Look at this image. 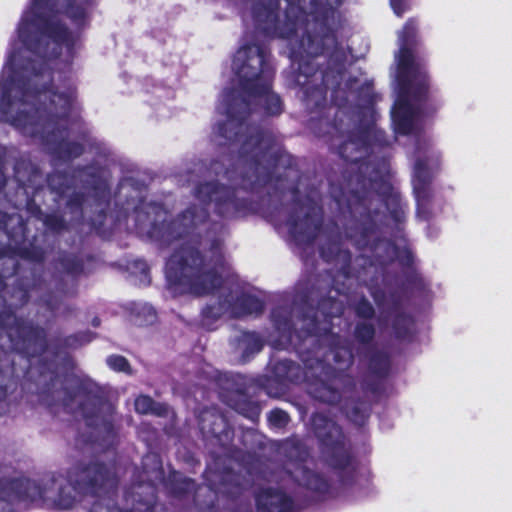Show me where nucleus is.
Wrapping results in <instances>:
<instances>
[{
  "mask_svg": "<svg viewBox=\"0 0 512 512\" xmlns=\"http://www.w3.org/2000/svg\"><path fill=\"white\" fill-rule=\"evenodd\" d=\"M227 119L213 127L214 140L219 145L235 143L245 137L239 147L240 179L236 186L218 180L203 181L194 187V196L202 204H192L176 218L167 219L164 205L147 202L145 186L134 178H126L118 185L116 206L122 195L125 200L117 212V220H127L134 215V229L160 247H168L188 235L194 228L208 221V206L224 220L245 217L254 211L253 202L238 195L239 190L256 193L268 185L278 188L284 181V172L297 171V159L279 144L277 136L268 127L249 126L246 121L251 114V103L246 97L229 94L226 99Z\"/></svg>",
  "mask_w": 512,
  "mask_h": 512,
  "instance_id": "obj_1",
  "label": "nucleus"
},
{
  "mask_svg": "<svg viewBox=\"0 0 512 512\" xmlns=\"http://www.w3.org/2000/svg\"><path fill=\"white\" fill-rule=\"evenodd\" d=\"M330 196L339 212L350 217L344 225L346 238L358 250L371 252V257H361L365 264L385 269L397 261L401 268L397 288L401 292L424 295L429 291V282L419 270L412 248L377 235L386 219L383 206L398 231L406 222L408 204L389 179L378 173L367 177L358 172L343 184H331Z\"/></svg>",
  "mask_w": 512,
  "mask_h": 512,
  "instance_id": "obj_2",
  "label": "nucleus"
},
{
  "mask_svg": "<svg viewBox=\"0 0 512 512\" xmlns=\"http://www.w3.org/2000/svg\"><path fill=\"white\" fill-rule=\"evenodd\" d=\"M289 10L286 21L279 19L278 0L268 4L256 2L252 7L255 26L265 36L289 39L299 29V18H290V11L297 8L306 15L310 9L311 20L304 23L299 40L300 49L306 54L299 61L295 81L303 91L306 105L318 111L326 105L328 90L336 92L346 73L347 53L337 39V20L342 0H285Z\"/></svg>",
  "mask_w": 512,
  "mask_h": 512,
  "instance_id": "obj_3",
  "label": "nucleus"
},
{
  "mask_svg": "<svg viewBox=\"0 0 512 512\" xmlns=\"http://www.w3.org/2000/svg\"><path fill=\"white\" fill-rule=\"evenodd\" d=\"M31 81L27 79L18 86L19 98L12 96V80L2 85L0 121L12 125L23 135L39 139L60 161L70 162L79 158L85 152V144L93 147L96 140L87 129L79 133L82 142L63 137L68 128L61 126V122H66L71 115L77 97L76 88L68 87L59 92L51 79L41 87L32 85Z\"/></svg>",
  "mask_w": 512,
  "mask_h": 512,
  "instance_id": "obj_4",
  "label": "nucleus"
},
{
  "mask_svg": "<svg viewBox=\"0 0 512 512\" xmlns=\"http://www.w3.org/2000/svg\"><path fill=\"white\" fill-rule=\"evenodd\" d=\"M271 316L282 338L276 343L293 350L305 368L314 369L323 367L326 361L333 362L325 378L317 376L308 382L307 392L313 399L337 405L344 394L355 391V379L347 372L354 364L353 348L347 340L331 329L317 335L316 316L309 318L308 326L300 331L295 329L290 315H282V309H273Z\"/></svg>",
  "mask_w": 512,
  "mask_h": 512,
  "instance_id": "obj_5",
  "label": "nucleus"
},
{
  "mask_svg": "<svg viewBox=\"0 0 512 512\" xmlns=\"http://www.w3.org/2000/svg\"><path fill=\"white\" fill-rule=\"evenodd\" d=\"M95 0H65L64 14L71 20L78 30L89 24L88 8ZM59 0H31L27 10L18 24V38L23 46L33 54L35 59H28L24 66L33 77L42 76L48 69L45 55L47 41L51 40L58 46H64L69 55H73L80 33L73 32L66 24L54 18L60 14Z\"/></svg>",
  "mask_w": 512,
  "mask_h": 512,
  "instance_id": "obj_6",
  "label": "nucleus"
},
{
  "mask_svg": "<svg viewBox=\"0 0 512 512\" xmlns=\"http://www.w3.org/2000/svg\"><path fill=\"white\" fill-rule=\"evenodd\" d=\"M39 378H44V384L37 391L38 399L49 410L61 406L67 413L79 411L88 427H94L96 419L104 412L97 438L86 442L97 444L104 451L116 448L119 426L115 421V406L95 381L72 374L66 376L61 387L57 388L59 376L56 371H48V377L41 372Z\"/></svg>",
  "mask_w": 512,
  "mask_h": 512,
  "instance_id": "obj_7",
  "label": "nucleus"
},
{
  "mask_svg": "<svg viewBox=\"0 0 512 512\" xmlns=\"http://www.w3.org/2000/svg\"><path fill=\"white\" fill-rule=\"evenodd\" d=\"M207 258L198 246L182 243L166 262L169 289L178 295L205 296L223 284L221 270L225 265L221 244L213 240Z\"/></svg>",
  "mask_w": 512,
  "mask_h": 512,
  "instance_id": "obj_8",
  "label": "nucleus"
},
{
  "mask_svg": "<svg viewBox=\"0 0 512 512\" xmlns=\"http://www.w3.org/2000/svg\"><path fill=\"white\" fill-rule=\"evenodd\" d=\"M232 68L240 90L248 97L263 98V110L268 116L283 112L280 96L272 91L275 69L270 48L264 43H247L235 53Z\"/></svg>",
  "mask_w": 512,
  "mask_h": 512,
  "instance_id": "obj_9",
  "label": "nucleus"
},
{
  "mask_svg": "<svg viewBox=\"0 0 512 512\" xmlns=\"http://www.w3.org/2000/svg\"><path fill=\"white\" fill-rule=\"evenodd\" d=\"M0 330L6 332L9 342L7 351H3L4 365L11 372L16 357L23 359L25 365L18 368L26 377L30 374L31 359L42 356L48 350L46 329L32 320L17 316L11 307L5 306L0 309Z\"/></svg>",
  "mask_w": 512,
  "mask_h": 512,
  "instance_id": "obj_10",
  "label": "nucleus"
},
{
  "mask_svg": "<svg viewBox=\"0 0 512 512\" xmlns=\"http://www.w3.org/2000/svg\"><path fill=\"white\" fill-rule=\"evenodd\" d=\"M155 474L161 481L165 497L170 504L179 507L180 512H217L219 496L211 485L199 484L175 469L165 475L160 459L156 461Z\"/></svg>",
  "mask_w": 512,
  "mask_h": 512,
  "instance_id": "obj_11",
  "label": "nucleus"
},
{
  "mask_svg": "<svg viewBox=\"0 0 512 512\" xmlns=\"http://www.w3.org/2000/svg\"><path fill=\"white\" fill-rule=\"evenodd\" d=\"M117 486L118 476L112 466L99 460L79 463L72 475V486L59 487L54 505L58 509L68 510L73 508L77 501L76 492L99 498L114 492Z\"/></svg>",
  "mask_w": 512,
  "mask_h": 512,
  "instance_id": "obj_12",
  "label": "nucleus"
},
{
  "mask_svg": "<svg viewBox=\"0 0 512 512\" xmlns=\"http://www.w3.org/2000/svg\"><path fill=\"white\" fill-rule=\"evenodd\" d=\"M311 424L326 456L327 464L339 472L342 485H352L356 477L355 459L345 446V435L341 426L322 413H314L311 416Z\"/></svg>",
  "mask_w": 512,
  "mask_h": 512,
  "instance_id": "obj_13",
  "label": "nucleus"
},
{
  "mask_svg": "<svg viewBox=\"0 0 512 512\" xmlns=\"http://www.w3.org/2000/svg\"><path fill=\"white\" fill-rule=\"evenodd\" d=\"M292 207L288 212V232L299 247L313 245L323 226V209L311 196L301 197L299 185L291 187Z\"/></svg>",
  "mask_w": 512,
  "mask_h": 512,
  "instance_id": "obj_14",
  "label": "nucleus"
},
{
  "mask_svg": "<svg viewBox=\"0 0 512 512\" xmlns=\"http://www.w3.org/2000/svg\"><path fill=\"white\" fill-rule=\"evenodd\" d=\"M441 166L440 156L429 150L421 152L413 164L411 184L416 201V215L424 221H429L432 216V201L434 192L433 180Z\"/></svg>",
  "mask_w": 512,
  "mask_h": 512,
  "instance_id": "obj_15",
  "label": "nucleus"
},
{
  "mask_svg": "<svg viewBox=\"0 0 512 512\" xmlns=\"http://www.w3.org/2000/svg\"><path fill=\"white\" fill-rule=\"evenodd\" d=\"M41 482L29 478H0V512H14V501H35L49 498V484L54 486L57 478L50 474L47 481Z\"/></svg>",
  "mask_w": 512,
  "mask_h": 512,
  "instance_id": "obj_16",
  "label": "nucleus"
},
{
  "mask_svg": "<svg viewBox=\"0 0 512 512\" xmlns=\"http://www.w3.org/2000/svg\"><path fill=\"white\" fill-rule=\"evenodd\" d=\"M124 499L129 508L95 501L88 512H153L158 506L157 487L152 481L133 484L125 490Z\"/></svg>",
  "mask_w": 512,
  "mask_h": 512,
  "instance_id": "obj_17",
  "label": "nucleus"
},
{
  "mask_svg": "<svg viewBox=\"0 0 512 512\" xmlns=\"http://www.w3.org/2000/svg\"><path fill=\"white\" fill-rule=\"evenodd\" d=\"M257 512H300L292 495L281 487L260 486L254 491Z\"/></svg>",
  "mask_w": 512,
  "mask_h": 512,
  "instance_id": "obj_18",
  "label": "nucleus"
},
{
  "mask_svg": "<svg viewBox=\"0 0 512 512\" xmlns=\"http://www.w3.org/2000/svg\"><path fill=\"white\" fill-rule=\"evenodd\" d=\"M90 167L85 166L80 171L86 173L92 179L90 188L95 204L99 207L97 213L90 218L91 230L98 236L105 234L104 224L107 217V209L111 201V189L106 179H103L97 171L86 172Z\"/></svg>",
  "mask_w": 512,
  "mask_h": 512,
  "instance_id": "obj_19",
  "label": "nucleus"
},
{
  "mask_svg": "<svg viewBox=\"0 0 512 512\" xmlns=\"http://www.w3.org/2000/svg\"><path fill=\"white\" fill-rule=\"evenodd\" d=\"M27 224L21 217L17 218V233L10 234L9 247L14 256L36 264L44 263L46 251L39 245L27 241Z\"/></svg>",
  "mask_w": 512,
  "mask_h": 512,
  "instance_id": "obj_20",
  "label": "nucleus"
},
{
  "mask_svg": "<svg viewBox=\"0 0 512 512\" xmlns=\"http://www.w3.org/2000/svg\"><path fill=\"white\" fill-rule=\"evenodd\" d=\"M394 130L400 135H409L414 128L415 109L410 101V88L397 87V99L391 110Z\"/></svg>",
  "mask_w": 512,
  "mask_h": 512,
  "instance_id": "obj_21",
  "label": "nucleus"
},
{
  "mask_svg": "<svg viewBox=\"0 0 512 512\" xmlns=\"http://www.w3.org/2000/svg\"><path fill=\"white\" fill-rule=\"evenodd\" d=\"M199 426L203 433H208L215 439L224 455L228 456L232 453L234 429L222 415L211 414L209 415V419L205 416H201Z\"/></svg>",
  "mask_w": 512,
  "mask_h": 512,
  "instance_id": "obj_22",
  "label": "nucleus"
},
{
  "mask_svg": "<svg viewBox=\"0 0 512 512\" xmlns=\"http://www.w3.org/2000/svg\"><path fill=\"white\" fill-rule=\"evenodd\" d=\"M414 294H404L398 288L389 293L392 308L395 310L393 315L391 328L393 331L394 338L397 340H410L413 335L414 319L413 317L401 311L403 296L410 297Z\"/></svg>",
  "mask_w": 512,
  "mask_h": 512,
  "instance_id": "obj_23",
  "label": "nucleus"
},
{
  "mask_svg": "<svg viewBox=\"0 0 512 512\" xmlns=\"http://www.w3.org/2000/svg\"><path fill=\"white\" fill-rule=\"evenodd\" d=\"M359 356L366 359L367 371L370 376L387 379L392 372V356L389 351L376 346L365 349L362 353L357 349Z\"/></svg>",
  "mask_w": 512,
  "mask_h": 512,
  "instance_id": "obj_24",
  "label": "nucleus"
},
{
  "mask_svg": "<svg viewBox=\"0 0 512 512\" xmlns=\"http://www.w3.org/2000/svg\"><path fill=\"white\" fill-rule=\"evenodd\" d=\"M414 47L401 46L396 54V75L395 81L397 87L410 88L411 78L416 77L419 72H422L421 67L415 62Z\"/></svg>",
  "mask_w": 512,
  "mask_h": 512,
  "instance_id": "obj_25",
  "label": "nucleus"
},
{
  "mask_svg": "<svg viewBox=\"0 0 512 512\" xmlns=\"http://www.w3.org/2000/svg\"><path fill=\"white\" fill-rule=\"evenodd\" d=\"M273 380L281 385L287 386L288 384H298L304 381L307 383L308 373L305 371L300 364L289 360L283 359L276 361L271 368Z\"/></svg>",
  "mask_w": 512,
  "mask_h": 512,
  "instance_id": "obj_26",
  "label": "nucleus"
},
{
  "mask_svg": "<svg viewBox=\"0 0 512 512\" xmlns=\"http://www.w3.org/2000/svg\"><path fill=\"white\" fill-rule=\"evenodd\" d=\"M224 398L230 399V406L237 413L253 422L258 421L261 414V406L243 390L230 391L224 394Z\"/></svg>",
  "mask_w": 512,
  "mask_h": 512,
  "instance_id": "obj_27",
  "label": "nucleus"
},
{
  "mask_svg": "<svg viewBox=\"0 0 512 512\" xmlns=\"http://www.w3.org/2000/svg\"><path fill=\"white\" fill-rule=\"evenodd\" d=\"M220 485L222 493L231 501L239 499L245 491L244 478L231 467H225L222 470Z\"/></svg>",
  "mask_w": 512,
  "mask_h": 512,
  "instance_id": "obj_28",
  "label": "nucleus"
},
{
  "mask_svg": "<svg viewBox=\"0 0 512 512\" xmlns=\"http://www.w3.org/2000/svg\"><path fill=\"white\" fill-rule=\"evenodd\" d=\"M3 351H7V348L0 344V402L4 401L8 394L16 388L18 379L22 374L16 361H13L10 373L9 367L4 365Z\"/></svg>",
  "mask_w": 512,
  "mask_h": 512,
  "instance_id": "obj_29",
  "label": "nucleus"
},
{
  "mask_svg": "<svg viewBox=\"0 0 512 512\" xmlns=\"http://www.w3.org/2000/svg\"><path fill=\"white\" fill-rule=\"evenodd\" d=\"M230 308L235 317H243L248 315H261L264 312L265 304L263 300L255 295L243 293L230 302Z\"/></svg>",
  "mask_w": 512,
  "mask_h": 512,
  "instance_id": "obj_30",
  "label": "nucleus"
},
{
  "mask_svg": "<svg viewBox=\"0 0 512 512\" xmlns=\"http://www.w3.org/2000/svg\"><path fill=\"white\" fill-rule=\"evenodd\" d=\"M349 399L343 406L347 419L356 426H364L371 415V404L360 397Z\"/></svg>",
  "mask_w": 512,
  "mask_h": 512,
  "instance_id": "obj_31",
  "label": "nucleus"
},
{
  "mask_svg": "<svg viewBox=\"0 0 512 512\" xmlns=\"http://www.w3.org/2000/svg\"><path fill=\"white\" fill-rule=\"evenodd\" d=\"M230 308L229 295L219 297L217 301L207 304L201 310L202 326L211 329L212 325Z\"/></svg>",
  "mask_w": 512,
  "mask_h": 512,
  "instance_id": "obj_32",
  "label": "nucleus"
},
{
  "mask_svg": "<svg viewBox=\"0 0 512 512\" xmlns=\"http://www.w3.org/2000/svg\"><path fill=\"white\" fill-rule=\"evenodd\" d=\"M337 154L346 162L357 163L361 158V141L354 132L349 131L338 145Z\"/></svg>",
  "mask_w": 512,
  "mask_h": 512,
  "instance_id": "obj_33",
  "label": "nucleus"
},
{
  "mask_svg": "<svg viewBox=\"0 0 512 512\" xmlns=\"http://www.w3.org/2000/svg\"><path fill=\"white\" fill-rule=\"evenodd\" d=\"M134 408L141 415H154L165 417L168 414V406L165 403L155 401L151 396L140 394L135 398Z\"/></svg>",
  "mask_w": 512,
  "mask_h": 512,
  "instance_id": "obj_34",
  "label": "nucleus"
},
{
  "mask_svg": "<svg viewBox=\"0 0 512 512\" xmlns=\"http://www.w3.org/2000/svg\"><path fill=\"white\" fill-rule=\"evenodd\" d=\"M302 485L320 497L329 494L331 488L329 481L323 475L308 468L302 470Z\"/></svg>",
  "mask_w": 512,
  "mask_h": 512,
  "instance_id": "obj_35",
  "label": "nucleus"
},
{
  "mask_svg": "<svg viewBox=\"0 0 512 512\" xmlns=\"http://www.w3.org/2000/svg\"><path fill=\"white\" fill-rule=\"evenodd\" d=\"M430 79L426 71L419 72L411 78L410 100L418 105H424L429 97Z\"/></svg>",
  "mask_w": 512,
  "mask_h": 512,
  "instance_id": "obj_36",
  "label": "nucleus"
},
{
  "mask_svg": "<svg viewBox=\"0 0 512 512\" xmlns=\"http://www.w3.org/2000/svg\"><path fill=\"white\" fill-rule=\"evenodd\" d=\"M353 339L366 349L372 345L376 337V327L371 321H357L352 332Z\"/></svg>",
  "mask_w": 512,
  "mask_h": 512,
  "instance_id": "obj_37",
  "label": "nucleus"
},
{
  "mask_svg": "<svg viewBox=\"0 0 512 512\" xmlns=\"http://www.w3.org/2000/svg\"><path fill=\"white\" fill-rule=\"evenodd\" d=\"M238 343L242 346V358L248 361L251 356L259 353L263 347L264 342L256 332H243Z\"/></svg>",
  "mask_w": 512,
  "mask_h": 512,
  "instance_id": "obj_38",
  "label": "nucleus"
},
{
  "mask_svg": "<svg viewBox=\"0 0 512 512\" xmlns=\"http://www.w3.org/2000/svg\"><path fill=\"white\" fill-rule=\"evenodd\" d=\"M62 271L70 276L78 277L84 272V261L77 254L62 252L58 257Z\"/></svg>",
  "mask_w": 512,
  "mask_h": 512,
  "instance_id": "obj_39",
  "label": "nucleus"
},
{
  "mask_svg": "<svg viewBox=\"0 0 512 512\" xmlns=\"http://www.w3.org/2000/svg\"><path fill=\"white\" fill-rule=\"evenodd\" d=\"M47 186L51 192L63 197L71 186V179L67 172L55 170L47 175Z\"/></svg>",
  "mask_w": 512,
  "mask_h": 512,
  "instance_id": "obj_40",
  "label": "nucleus"
},
{
  "mask_svg": "<svg viewBox=\"0 0 512 512\" xmlns=\"http://www.w3.org/2000/svg\"><path fill=\"white\" fill-rule=\"evenodd\" d=\"M20 268L18 260L14 256H6L0 249V293L6 289V279L15 276Z\"/></svg>",
  "mask_w": 512,
  "mask_h": 512,
  "instance_id": "obj_41",
  "label": "nucleus"
},
{
  "mask_svg": "<svg viewBox=\"0 0 512 512\" xmlns=\"http://www.w3.org/2000/svg\"><path fill=\"white\" fill-rule=\"evenodd\" d=\"M317 309L324 316L325 320L331 321L343 314V303L334 297H323L318 301Z\"/></svg>",
  "mask_w": 512,
  "mask_h": 512,
  "instance_id": "obj_42",
  "label": "nucleus"
},
{
  "mask_svg": "<svg viewBox=\"0 0 512 512\" xmlns=\"http://www.w3.org/2000/svg\"><path fill=\"white\" fill-rule=\"evenodd\" d=\"M418 21L416 18H409L398 33L399 45L416 47L418 42Z\"/></svg>",
  "mask_w": 512,
  "mask_h": 512,
  "instance_id": "obj_43",
  "label": "nucleus"
},
{
  "mask_svg": "<svg viewBox=\"0 0 512 512\" xmlns=\"http://www.w3.org/2000/svg\"><path fill=\"white\" fill-rule=\"evenodd\" d=\"M351 308L359 321H371L375 318L376 310L365 295H361L351 304Z\"/></svg>",
  "mask_w": 512,
  "mask_h": 512,
  "instance_id": "obj_44",
  "label": "nucleus"
},
{
  "mask_svg": "<svg viewBox=\"0 0 512 512\" xmlns=\"http://www.w3.org/2000/svg\"><path fill=\"white\" fill-rule=\"evenodd\" d=\"M37 173V168L24 161H17L14 165V178L22 188L29 186L32 177Z\"/></svg>",
  "mask_w": 512,
  "mask_h": 512,
  "instance_id": "obj_45",
  "label": "nucleus"
},
{
  "mask_svg": "<svg viewBox=\"0 0 512 512\" xmlns=\"http://www.w3.org/2000/svg\"><path fill=\"white\" fill-rule=\"evenodd\" d=\"M41 220L45 228L53 234L59 235L69 229L65 218L62 215L56 213L44 214Z\"/></svg>",
  "mask_w": 512,
  "mask_h": 512,
  "instance_id": "obj_46",
  "label": "nucleus"
},
{
  "mask_svg": "<svg viewBox=\"0 0 512 512\" xmlns=\"http://www.w3.org/2000/svg\"><path fill=\"white\" fill-rule=\"evenodd\" d=\"M86 202V194L81 191H74L66 200V207L71 214H76L80 223L84 220L83 206Z\"/></svg>",
  "mask_w": 512,
  "mask_h": 512,
  "instance_id": "obj_47",
  "label": "nucleus"
},
{
  "mask_svg": "<svg viewBox=\"0 0 512 512\" xmlns=\"http://www.w3.org/2000/svg\"><path fill=\"white\" fill-rule=\"evenodd\" d=\"M267 421L271 428L284 429L291 421L287 411L281 408L272 409L267 415Z\"/></svg>",
  "mask_w": 512,
  "mask_h": 512,
  "instance_id": "obj_48",
  "label": "nucleus"
},
{
  "mask_svg": "<svg viewBox=\"0 0 512 512\" xmlns=\"http://www.w3.org/2000/svg\"><path fill=\"white\" fill-rule=\"evenodd\" d=\"M107 366L115 371V372H121L125 373L127 375L133 374V369L131 367L130 362L128 359L122 355L119 354H112L109 355L106 359Z\"/></svg>",
  "mask_w": 512,
  "mask_h": 512,
  "instance_id": "obj_49",
  "label": "nucleus"
},
{
  "mask_svg": "<svg viewBox=\"0 0 512 512\" xmlns=\"http://www.w3.org/2000/svg\"><path fill=\"white\" fill-rule=\"evenodd\" d=\"M356 98L364 105H373L376 101V93L374 91V83L372 80H366L360 85L356 91Z\"/></svg>",
  "mask_w": 512,
  "mask_h": 512,
  "instance_id": "obj_50",
  "label": "nucleus"
},
{
  "mask_svg": "<svg viewBox=\"0 0 512 512\" xmlns=\"http://www.w3.org/2000/svg\"><path fill=\"white\" fill-rule=\"evenodd\" d=\"M95 337V333L91 331L77 332L63 338V346L68 348H78L89 343Z\"/></svg>",
  "mask_w": 512,
  "mask_h": 512,
  "instance_id": "obj_51",
  "label": "nucleus"
},
{
  "mask_svg": "<svg viewBox=\"0 0 512 512\" xmlns=\"http://www.w3.org/2000/svg\"><path fill=\"white\" fill-rule=\"evenodd\" d=\"M384 380L385 379L376 378L368 374V377H366L361 383L362 390L375 396H379L384 391Z\"/></svg>",
  "mask_w": 512,
  "mask_h": 512,
  "instance_id": "obj_52",
  "label": "nucleus"
},
{
  "mask_svg": "<svg viewBox=\"0 0 512 512\" xmlns=\"http://www.w3.org/2000/svg\"><path fill=\"white\" fill-rule=\"evenodd\" d=\"M14 220V217L6 212L0 210V232H4L10 242V234L17 233V225L10 228V222Z\"/></svg>",
  "mask_w": 512,
  "mask_h": 512,
  "instance_id": "obj_53",
  "label": "nucleus"
},
{
  "mask_svg": "<svg viewBox=\"0 0 512 512\" xmlns=\"http://www.w3.org/2000/svg\"><path fill=\"white\" fill-rule=\"evenodd\" d=\"M7 148L0 145V192L4 190L7 184L6 177V161H7Z\"/></svg>",
  "mask_w": 512,
  "mask_h": 512,
  "instance_id": "obj_54",
  "label": "nucleus"
},
{
  "mask_svg": "<svg viewBox=\"0 0 512 512\" xmlns=\"http://www.w3.org/2000/svg\"><path fill=\"white\" fill-rule=\"evenodd\" d=\"M390 6L393 12L398 16L402 17L403 14L410 10V2L409 0H389Z\"/></svg>",
  "mask_w": 512,
  "mask_h": 512,
  "instance_id": "obj_55",
  "label": "nucleus"
},
{
  "mask_svg": "<svg viewBox=\"0 0 512 512\" xmlns=\"http://www.w3.org/2000/svg\"><path fill=\"white\" fill-rule=\"evenodd\" d=\"M142 311L145 314V320L144 321H137L138 325H148L155 322L157 318L156 311L151 306H143Z\"/></svg>",
  "mask_w": 512,
  "mask_h": 512,
  "instance_id": "obj_56",
  "label": "nucleus"
},
{
  "mask_svg": "<svg viewBox=\"0 0 512 512\" xmlns=\"http://www.w3.org/2000/svg\"><path fill=\"white\" fill-rule=\"evenodd\" d=\"M26 209L32 216H35L38 219H41L44 216L41 207L32 198L27 200Z\"/></svg>",
  "mask_w": 512,
  "mask_h": 512,
  "instance_id": "obj_57",
  "label": "nucleus"
},
{
  "mask_svg": "<svg viewBox=\"0 0 512 512\" xmlns=\"http://www.w3.org/2000/svg\"><path fill=\"white\" fill-rule=\"evenodd\" d=\"M334 246H335V247H334L333 249H332V248H329V253H328V251H327V249H326V247H325V246H322V247L320 248V255H321V257H322L325 261H330V260L333 258V256H334L335 254H337V253H338V251H339V247H338V246H336V245H334Z\"/></svg>",
  "mask_w": 512,
  "mask_h": 512,
  "instance_id": "obj_58",
  "label": "nucleus"
},
{
  "mask_svg": "<svg viewBox=\"0 0 512 512\" xmlns=\"http://www.w3.org/2000/svg\"><path fill=\"white\" fill-rule=\"evenodd\" d=\"M209 169L215 172L216 175H219L223 170V165L218 160H212Z\"/></svg>",
  "mask_w": 512,
  "mask_h": 512,
  "instance_id": "obj_59",
  "label": "nucleus"
},
{
  "mask_svg": "<svg viewBox=\"0 0 512 512\" xmlns=\"http://www.w3.org/2000/svg\"><path fill=\"white\" fill-rule=\"evenodd\" d=\"M91 323L93 327H99L101 324V320L99 317H94Z\"/></svg>",
  "mask_w": 512,
  "mask_h": 512,
  "instance_id": "obj_60",
  "label": "nucleus"
},
{
  "mask_svg": "<svg viewBox=\"0 0 512 512\" xmlns=\"http://www.w3.org/2000/svg\"><path fill=\"white\" fill-rule=\"evenodd\" d=\"M372 297H373V299L375 300V302L377 304H380V299H379L378 292L372 293Z\"/></svg>",
  "mask_w": 512,
  "mask_h": 512,
  "instance_id": "obj_61",
  "label": "nucleus"
},
{
  "mask_svg": "<svg viewBox=\"0 0 512 512\" xmlns=\"http://www.w3.org/2000/svg\"><path fill=\"white\" fill-rule=\"evenodd\" d=\"M348 82L349 83H356V82H358V79H357V77H350Z\"/></svg>",
  "mask_w": 512,
  "mask_h": 512,
  "instance_id": "obj_62",
  "label": "nucleus"
},
{
  "mask_svg": "<svg viewBox=\"0 0 512 512\" xmlns=\"http://www.w3.org/2000/svg\"><path fill=\"white\" fill-rule=\"evenodd\" d=\"M389 143H390V142H389L387 139H384L383 141H381V143H380V144H381L382 146H387V145H389Z\"/></svg>",
  "mask_w": 512,
  "mask_h": 512,
  "instance_id": "obj_63",
  "label": "nucleus"
},
{
  "mask_svg": "<svg viewBox=\"0 0 512 512\" xmlns=\"http://www.w3.org/2000/svg\"><path fill=\"white\" fill-rule=\"evenodd\" d=\"M156 508H157V506L154 508L153 512H156Z\"/></svg>",
  "mask_w": 512,
  "mask_h": 512,
  "instance_id": "obj_64",
  "label": "nucleus"
}]
</instances>
